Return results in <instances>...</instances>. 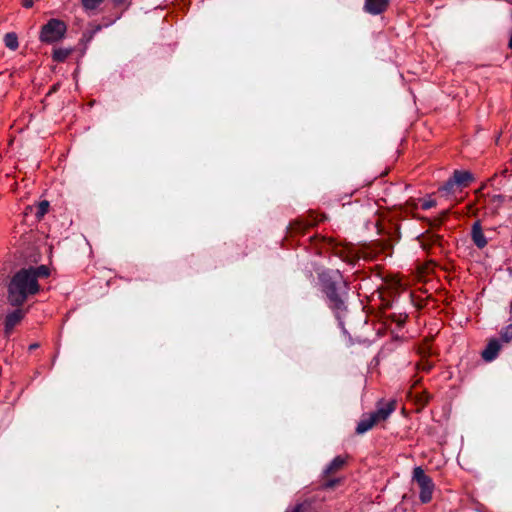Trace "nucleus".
Wrapping results in <instances>:
<instances>
[{
    "mask_svg": "<svg viewBox=\"0 0 512 512\" xmlns=\"http://www.w3.org/2000/svg\"><path fill=\"white\" fill-rule=\"evenodd\" d=\"M4 43L10 50H16L19 46L18 37L15 33L10 32L4 36Z\"/></svg>",
    "mask_w": 512,
    "mask_h": 512,
    "instance_id": "obj_16",
    "label": "nucleus"
},
{
    "mask_svg": "<svg viewBox=\"0 0 512 512\" xmlns=\"http://www.w3.org/2000/svg\"><path fill=\"white\" fill-rule=\"evenodd\" d=\"M501 349V344L498 339H492L488 342L486 348L482 352V358L486 362H491L495 360L499 354Z\"/></svg>",
    "mask_w": 512,
    "mask_h": 512,
    "instance_id": "obj_8",
    "label": "nucleus"
},
{
    "mask_svg": "<svg viewBox=\"0 0 512 512\" xmlns=\"http://www.w3.org/2000/svg\"><path fill=\"white\" fill-rule=\"evenodd\" d=\"M104 0H81L86 10H95Z\"/></svg>",
    "mask_w": 512,
    "mask_h": 512,
    "instance_id": "obj_19",
    "label": "nucleus"
},
{
    "mask_svg": "<svg viewBox=\"0 0 512 512\" xmlns=\"http://www.w3.org/2000/svg\"><path fill=\"white\" fill-rule=\"evenodd\" d=\"M102 29V25H96L92 29L86 31L83 36L87 38L88 41L92 40V38Z\"/></svg>",
    "mask_w": 512,
    "mask_h": 512,
    "instance_id": "obj_20",
    "label": "nucleus"
},
{
    "mask_svg": "<svg viewBox=\"0 0 512 512\" xmlns=\"http://www.w3.org/2000/svg\"><path fill=\"white\" fill-rule=\"evenodd\" d=\"M50 274L49 267L44 264L22 267L14 272L5 284L7 303L12 307H22L30 297L40 293L39 280L48 278Z\"/></svg>",
    "mask_w": 512,
    "mask_h": 512,
    "instance_id": "obj_2",
    "label": "nucleus"
},
{
    "mask_svg": "<svg viewBox=\"0 0 512 512\" xmlns=\"http://www.w3.org/2000/svg\"><path fill=\"white\" fill-rule=\"evenodd\" d=\"M412 480L418 485L420 489L419 499L421 503H429L435 489L432 478L425 473L422 467L417 466L413 469Z\"/></svg>",
    "mask_w": 512,
    "mask_h": 512,
    "instance_id": "obj_3",
    "label": "nucleus"
},
{
    "mask_svg": "<svg viewBox=\"0 0 512 512\" xmlns=\"http://www.w3.org/2000/svg\"><path fill=\"white\" fill-rule=\"evenodd\" d=\"M471 239L478 249H483L488 244L479 220L475 221L471 227Z\"/></svg>",
    "mask_w": 512,
    "mask_h": 512,
    "instance_id": "obj_7",
    "label": "nucleus"
},
{
    "mask_svg": "<svg viewBox=\"0 0 512 512\" xmlns=\"http://www.w3.org/2000/svg\"><path fill=\"white\" fill-rule=\"evenodd\" d=\"M511 307H512V301H511Z\"/></svg>",
    "mask_w": 512,
    "mask_h": 512,
    "instance_id": "obj_27",
    "label": "nucleus"
},
{
    "mask_svg": "<svg viewBox=\"0 0 512 512\" xmlns=\"http://www.w3.org/2000/svg\"><path fill=\"white\" fill-rule=\"evenodd\" d=\"M377 423L376 419L371 414L363 416L358 422L356 427L357 434H364L369 431Z\"/></svg>",
    "mask_w": 512,
    "mask_h": 512,
    "instance_id": "obj_11",
    "label": "nucleus"
},
{
    "mask_svg": "<svg viewBox=\"0 0 512 512\" xmlns=\"http://www.w3.org/2000/svg\"><path fill=\"white\" fill-rule=\"evenodd\" d=\"M56 89H57V86H56V85H54V86L52 87V91H56Z\"/></svg>",
    "mask_w": 512,
    "mask_h": 512,
    "instance_id": "obj_26",
    "label": "nucleus"
},
{
    "mask_svg": "<svg viewBox=\"0 0 512 512\" xmlns=\"http://www.w3.org/2000/svg\"><path fill=\"white\" fill-rule=\"evenodd\" d=\"M457 191H459L458 185L453 181L452 177L439 188V192L446 197L454 195Z\"/></svg>",
    "mask_w": 512,
    "mask_h": 512,
    "instance_id": "obj_12",
    "label": "nucleus"
},
{
    "mask_svg": "<svg viewBox=\"0 0 512 512\" xmlns=\"http://www.w3.org/2000/svg\"><path fill=\"white\" fill-rule=\"evenodd\" d=\"M285 512H311V503L307 500L286 508Z\"/></svg>",
    "mask_w": 512,
    "mask_h": 512,
    "instance_id": "obj_15",
    "label": "nucleus"
},
{
    "mask_svg": "<svg viewBox=\"0 0 512 512\" xmlns=\"http://www.w3.org/2000/svg\"><path fill=\"white\" fill-rule=\"evenodd\" d=\"M397 405V401L391 399L385 402L383 399L378 401L376 404V409L372 413V417L376 419L377 422L384 421L389 418V416L395 411Z\"/></svg>",
    "mask_w": 512,
    "mask_h": 512,
    "instance_id": "obj_6",
    "label": "nucleus"
},
{
    "mask_svg": "<svg viewBox=\"0 0 512 512\" xmlns=\"http://www.w3.org/2000/svg\"><path fill=\"white\" fill-rule=\"evenodd\" d=\"M71 52H72L71 49H66V48L54 49L53 54H52V59L55 62H64L68 58V56L71 54Z\"/></svg>",
    "mask_w": 512,
    "mask_h": 512,
    "instance_id": "obj_14",
    "label": "nucleus"
},
{
    "mask_svg": "<svg viewBox=\"0 0 512 512\" xmlns=\"http://www.w3.org/2000/svg\"><path fill=\"white\" fill-rule=\"evenodd\" d=\"M123 3V0H114L115 5H120Z\"/></svg>",
    "mask_w": 512,
    "mask_h": 512,
    "instance_id": "obj_24",
    "label": "nucleus"
},
{
    "mask_svg": "<svg viewBox=\"0 0 512 512\" xmlns=\"http://www.w3.org/2000/svg\"><path fill=\"white\" fill-rule=\"evenodd\" d=\"M12 311L8 312L4 319V336L8 339L14 328L21 323L26 316V310L21 307H14Z\"/></svg>",
    "mask_w": 512,
    "mask_h": 512,
    "instance_id": "obj_5",
    "label": "nucleus"
},
{
    "mask_svg": "<svg viewBox=\"0 0 512 512\" xmlns=\"http://www.w3.org/2000/svg\"><path fill=\"white\" fill-rule=\"evenodd\" d=\"M501 340L503 342H510L512 340V324L505 326L500 332Z\"/></svg>",
    "mask_w": 512,
    "mask_h": 512,
    "instance_id": "obj_18",
    "label": "nucleus"
},
{
    "mask_svg": "<svg viewBox=\"0 0 512 512\" xmlns=\"http://www.w3.org/2000/svg\"><path fill=\"white\" fill-rule=\"evenodd\" d=\"M66 31L67 26L63 21L52 18L42 26L40 40L44 43H55L64 37Z\"/></svg>",
    "mask_w": 512,
    "mask_h": 512,
    "instance_id": "obj_4",
    "label": "nucleus"
},
{
    "mask_svg": "<svg viewBox=\"0 0 512 512\" xmlns=\"http://www.w3.org/2000/svg\"><path fill=\"white\" fill-rule=\"evenodd\" d=\"M49 202L47 200H43L37 204L35 216L38 220L42 219L45 214L48 212Z\"/></svg>",
    "mask_w": 512,
    "mask_h": 512,
    "instance_id": "obj_17",
    "label": "nucleus"
},
{
    "mask_svg": "<svg viewBox=\"0 0 512 512\" xmlns=\"http://www.w3.org/2000/svg\"><path fill=\"white\" fill-rule=\"evenodd\" d=\"M388 0H365L364 9L372 15L381 14L386 10Z\"/></svg>",
    "mask_w": 512,
    "mask_h": 512,
    "instance_id": "obj_10",
    "label": "nucleus"
},
{
    "mask_svg": "<svg viewBox=\"0 0 512 512\" xmlns=\"http://www.w3.org/2000/svg\"><path fill=\"white\" fill-rule=\"evenodd\" d=\"M436 205V201L434 199H425L422 204H421V208L423 210H429L431 209L432 207H434Z\"/></svg>",
    "mask_w": 512,
    "mask_h": 512,
    "instance_id": "obj_21",
    "label": "nucleus"
},
{
    "mask_svg": "<svg viewBox=\"0 0 512 512\" xmlns=\"http://www.w3.org/2000/svg\"><path fill=\"white\" fill-rule=\"evenodd\" d=\"M34 5L33 0H22V6L26 9L32 8Z\"/></svg>",
    "mask_w": 512,
    "mask_h": 512,
    "instance_id": "obj_22",
    "label": "nucleus"
},
{
    "mask_svg": "<svg viewBox=\"0 0 512 512\" xmlns=\"http://www.w3.org/2000/svg\"><path fill=\"white\" fill-rule=\"evenodd\" d=\"M39 347V344L38 343H32L30 344L29 346V350H35Z\"/></svg>",
    "mask_w": 512,
    "mask_h": 512,
    "instance_id": "obj_23",
    "label": "nucleus"
},
{
    "mask_svg": "<svg viewBox=\"0 0 512 512\" xmlns=\"http://www.w3.org/2000/svg\"><path fill=\"white\" fill-rule=\"evenodd\" d=\"M451 177L453 181L458 185L459 191L467 187L474 179L471 172L464 170H455Z\"/></svg>",
    "mask_w": 512,
    "mask_h": 512,
    "instance_id": "obj_9",
    "label": "nucleus"
},
{
    "mask_svg": "<svg viewBox=\"0 0 512 512\" xmlns=\"http://www.w3.org/2000/svg\"><path fill=\"white\" fill-rule=\"evenodd\" d=\"M345 464V459L341 456H336L325 468L324 472L326 474L333 473L339 470Z\"/></svg>",
    "mask_w": 512,
    "mask_h": 512,
    "instance_id": "obj_13",
    "label": "nucleus"
},
{
    "mask_svg": "<svg viewBox=\"0 0 512 512\" xmlns=\"http://www.w3.org/2000/svg\"><path fill=\"white\" fill-rule=\"evenodd\" d=\"M114 22H115V20H112V21H110V22L106 23L104 26H105V27H108L109 25L113 24Z\"/></svg>",
    "mask_w": 512,
    "mask_h": 512,
    "instance_id": "obj_25",
    "label": "nucleus"
},
{
    "mask_svg": "<svg viewBox=\"0 0 512 512\" xmlns=\"http://www.w3.org/2000/svg\"><path fill=\"white\" fill-rule=\"evenodd\" d=\"M318 282L326 306L334 315L340 329L347 333L344 320L349 313L350 283L337 269H324L319 272Z\"/></svg>",
    "mask_w": 512,
    "mask_h": 512,
    "instance_id": "obj_1",
    "label": "nucleus"
}]
</instances>
